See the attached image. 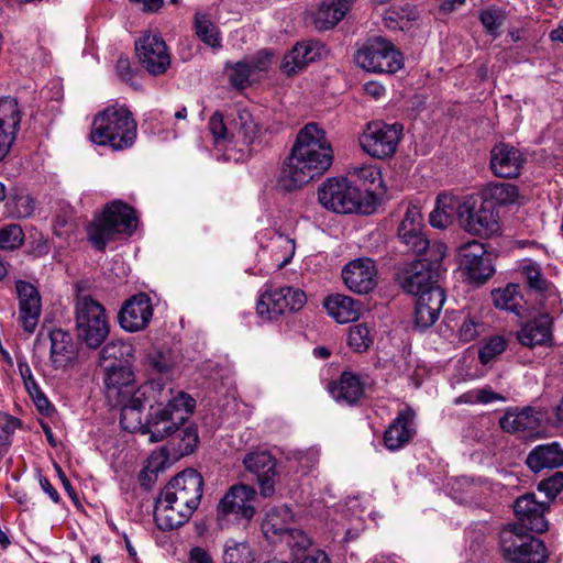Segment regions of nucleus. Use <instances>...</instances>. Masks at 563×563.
<instances>
[{
    "label": "nucleus",
    "instance_id": "f257e3e1",
    "mask_svg": "<svg viewBox=\"0 0 563 563\" xmlns=\"http://www.w3.org/2000/svg\"><path fill=\"white\" fill-rule=\"evenodd\" d=\"M333 153L325 132L316 123H308L297 134L289 156L284 162L277 187L284 192L302 188L322 175L332 164Z\"/></svg>",
    "mask_w": 563,
    "mask_h": 563
},
{
    "label": "nucleus",
    "instance_id": "f03ea898",
    "mask_svg": "<svg viewBox=\"0 0 563 563\" xmlns=\"http://www.w3.org/2000/svg\"><path fill=\"white\" fill-rule=\"evenodd\" d=\"M203 477L194 468H186L174 476L155 500L154 521L162 531L185 525L200 505Z\"/></svg>",
    "mask_w": 563,
    "mask_h": 563
},
{
    "label": "nucleus",
    "instance_id": "7ed1b4c3",
    "mask_svg": "<svg viewBox=\"0 0 563 563\" xmlns=\"http://www.w3.org/2000/svg\"><path fill=\"white\" fill-rule=\"evenodd\" d=\"M92 143L120 151L129 148L136 139V122L125 106H109L92 121Z\"/></svg>",
    "mask_w": 563,
    "mask_h": 563
},
{
    "label": "nucleus",
    "instance_id": "20e7f679",
    "mask_svg": "<svg viewBox=\"0 0 563 563\" xmlns=\"http://www.w3.org/2000/svg\"><path fill=\"white\" fill-rule=\"evenodd\" d=\"M137 225L135 211L121 200L106 205L103 212L96 216L87 227V238L97 251H104L117 234H132Z\"/></svg>",
    "mask_w": 563,
    "mask_h": 563
},
{
    "label": "nucleus",
    "instance_id": "39448f33",
    "mask_svg": "<svg viewBox=\"0 0 563 563\" xmlns=\"http://www.w3.org/2000/svg\"><path fill=\"white\" fill-rule=\"evenodd\" d=\"M196 400L185 391H177L164 407L150 405V412L144 422L143 434L150 435L152 443L161 442L172 437L178 426L184 424L188 415L192 413Z\"/></svg>",
    "mask_w": 563,
    "mask_h": 563
},
{
    "label": "nucleus",
    "instance_id": "423d86ee",
    "mask_svg": "<svg viewBox=\"0 0 563 563\" xmlns=\"http://www.w3.org/2000/svg\"><path fill=\"white\" fill-rule=\"evenodd\" d=\"M318 200L336 213H363L374 211V196L363 192L345 177L328 178L318 189Z\"/></svg>",
    "mask_w": 563,
    "mask_h": 563
},
{
    "label": "nucleus",
    "instance_id": "0eeeda50",
    "mask_svg": "<svg viewBox=\"0 0 563 563\" xmlns=\"http://www.w3.org/2000/svg\"><path fill=\"white\" fill-rule=\"evenodd\" d=\"M74 313L77 339L88 349H99L110 333L104 307L90 295L77 294Z\"/></svg>",
    "mask_w": 563,
    "mask_h": 563
},
{
    "label": "nucleus",
    "instance_id": "6e6552de",
    "mask_svg": "<svg viewBox=\"0 0 563 563\" xmlns=\"http://www.w3.org/2000/svg\"><path fill=\"white\" fill-rule=\"evenodd\" d=\"M446 246L441 242H433L429 255L419 256L398 274L401 288L411 295H418L422 290L435 285L440 277L442 261Z\"/></svg>",
    "mask_w": 563,
    "mask_h": 563
},
{
    "label": "nucleus",
    "instance_id": "1a4fd4ad",
    "mask_svg": "<svg viewBox=\"0 0 563 563\" xmlns=\"http://www.w3.org/2000/svg\"><path fill=\"white\" fill-rule=\"evenodd\" d=\"M500 548L504 558L511 563H545L549 553L540 539L508 525L500 531Z\"/></svg>",
    "mask_w": 563,
    "mask_h": 563
},
{
    "label": "nucleus",
    "instance_id": "9d476101",
    "mask_svg": "<svg viewBox=\"0 0 563 563\" xmlns=\"http://www.w3.org/2000/svg\"><path fill=\"white\" fill-rule=\"evenodd\" d=\"M354 58L360 67L373 73L395 74L404 65L401 53L380 36L368 40Z\"/></svg>",
    "mask_w": 563,
    "mask_h": 563
},
{
    "label": "nucleus",
    "instance_id": "9b49d317",
    "mask_svg": "<svg viewBox=\"0 0 563 563\" xmlns=\"http://www.w3.org/2000/svg\"><path fill=\"white\" fill-rule=\"evenodd\" d=\"M498 212L492 201L467 199L457 207L460 225L470 234L490 238L500 230Z\"/></svg>",
    "mask_w": 563,
    "mask_h": 563
},
{
    "label": "nucleus",
    "instance_id": "f8f14e48",
    "mask_svg": "<svg viewBox=\"0 0 563 563\" xmlns=\"http://www.w3.org/2000/svg\"><path fill=\"white\" fill-rule=\"evenodd\" d=\"M402 137V125L383 121L369 122L360 137L364 152L374 158L385 159L394 156Z\"/></svg>",
    "mask_w": 563,
    "mask_h": 563
},
{
    "label": "nucleus",
    "instance_id": "ddd939ff",
    "mask_svg": "<svg viewBox=\"0 0 563 563\" xmlns=\"http://www.w3.org/2000/svg\"><path fill=\"white\" fill-rule=\"evenodd\" d=\"M255 495L256 492L252 486L238 484L230 487L217 507L219 528L225 529L231 521V517L234 521H250L255 514L252 506Z\"/></svg>",
    "mask_w": 563,
    "mask_h": 563
},
{
    "label": "nucleus",
    "instance_id": "4468645a",
    "mask_svg": "<svg viewBox=\"0 0 563 563\" xmlns=\"http://www.w3.org/2000/svg\"><path fill=\"white\" fill-rule=\"evenodd\" d=\"M307 301L306 294L298 288H268L260 297L256 311L266 320H273L287 311L300 310Z\"/></svg>",
    "mask_w": 563,
    "mask_h": 563
},
{
    "label": "nucleus",
    "instance_id": "2eb2a0df",
    "mask_svg": "<svg viewBox=\"0 0 563 563\" xmlns=\"http://www.w3.org/2000/svg\"><path fill=\"white\" fill-rule=\"evenodd\" d=\"M397 238L404 252L417 256L429 255L433 243H430L424 233L423 217L420 209L413 205L408 206L397 229Z\"/></svg>",
    "mask_w": 563,
    "mask_h": 563
},
{
    "label": "nucleus",
    "instance_id": "dca6fc26",
    "mask_svg": "<svg viewBox=\"0 0 563 563\" xmlns=\"http://www.w3.org/2000/svg\"><path fill=\"white\" fill-rule=\"evenodd\" d=\"M135 53L142 67L152 76L165 74L172 63L166 42L159 33H144L135 41Z\"/></svg>",
    "mask_w": 563,
    "mask_h": 563
},
{
    "label": "nucleus",
    "instance_id": "f3484780",
    "mask_svg": "<svg viewBox=\"0 0 563 563\" xmlns=\"http://www.w3.org/2000/svg\"><path fill=\"white\" fill-rule=\"evenodd\" d=\"M460 265L475 284H484L495 273L493 255L478 241L463 244L459 251Z\"/></svg>",
    "mask_w": 563,
    "mask_h": 563
},
{
    "label": "nucleus",
    "instance_id": "a211bd4d",
    "mask_svg": "<svg viewBox=\"0 0 563 563\" xmlns=\"http://www.w3.org/2000/svg\"><path fill=\"white\" fill-rule=\"evenodd\" d=\"M153 311L150 296L139 292L123 302L118 313V322L126 332L143 331L148 327Z\"/></svg>",
    "mask_w": 563,
    "mask_h": 563
},
{
    "label": "nucleus",
    "instance_id": "6ab92c4d",
    "mask_svg": "<svg viewBox=\"0 0 563 563\" xmlns=\"http://www.w3.org/2000/svg\"><path fill=\"white\" fill-rule=\"evenodd\" d=\"M549 510V501H538L534 494H526L516 499L514 511L521 530L542 533L548 530L545 512Z\"/></svg>",
    "mask_w": 563,
    "mask_h": 563
},
{
    "label": "nucleus",
    "instance_id": "aec40b11",
    "mask_svg": "<svg viewBox=\"0 0 563 563\" xmlns=\"http://www.w3.org/2000/svg\"><path fill=\"white\" fill-rule=\"evenodd\" d=\"M243 464L246 471L256 476L261 495L263 497L273 496L278 475L276 459L267 451H256L246 454Z\"/></svg>",
    "mask_w": 563,
    "mask_h": 563
},
{
    "label": "nucleus",
    "instance_id": "412c9836",
    "mask_svg": "<svg viewBox=\"0 0 563 563\" xmlns=\"http://www.w3.org/2000/svg\"><path fill=\"white\" fill-rule=\"evenodd\" d=\"M376 276L375 262L368 257L353 260L342 269V278L346 287L360 295H366L376 287Z\"/></svg>",
    "mask_w": 563,
    "mask_h": 563
},
{
    "label": "nucleus",
    "instance_id": "4be33fe9",
    "mask_svg": "<svg viewBox=\"0 0 563 563\" xmlns=\"http://www.w3.org/2000/svg\"><path fill=\"white\" fill-rule=\"evenodd\" d=\"M15 290L19 299V320L27 333H33L37 327L42 303L38 290L25 280H16Z\"/></svg>",
    "mask_w": 563,
    "mask_h": 563
},
{
    "label": "nucleus",
    "instance_id": "5701e85b",
    "mask_svg": "<svg viewBox=\"0 0 563 563\" xmlns=\"http://www.w3.org/2000/svg\"><path fill=\"white\" fill-rule=\"evenodd\" d=\"M416 412L407 407L400 410L384 432V445L389 451H397L409 443L417 431L415 428Z\"/></svg>",
    "mask_w": 563,
    "mask_h": 563
},
{
    "label": "nucleus",
    "instance_id": "b1692460",
    "mask_svg": "<svg viewBox=\"0 0 563 563\" xmlns=\"http://www.w3.org/2000/svg\"><path fill=\"white\" fill-rule=\"evenodd\" d=\"M21 122V111L14 98L0 99V162L8 155Z\"/></svg>",
    "mask_w": 563,
    "mask_h": 563
},
{
    "label": "nucleus",
    "instance_id": "393cba45",
    "mask_svg": "<svg viewBox=\"0 0 563 563\" xmlns=\"http://www.w3.org/2000/svg\"><path fill=\"white\" fill-rule=\"evenodd\" d=\"M523 163L525 158L520 151L509 144L499 143L490 151V169L497 177H517Z\"/></svg>",
    "mask_w": 563,
    "mask_h": 563
},
{
    "label": "nucleus",
    "instance_id": "a878e982",
    "mask_svg": "<svg viewBox=\"0 0 563 563\" xmlns=\"http://www.w3.org/2000/svg\"><path fill=\"white\" fill-rule=\"evenodd\" d=\"M104 387L110 401L134 394V374L131 363L119 365H104Z\"/></svg>",
    "mask_w": 563,
    "mask_h": 563
},
{
    "label": "nucleus",
    "instance_id": "bb28decb",
    "mask_svg": "<svg viewBox=\"0 0 563 563\" xmlns=\"http://www.w3.org/2000/svg\"><path fill=\"white\" fill-rule=\"evenodd\" d=\"M232 142L241 143L249 150L258 137L261 126L255 117L246 108H235L228 114Z\"/></svg>",
    "mask_w": 563,
    "mask_h": 563
},
{
    "label": "nucleus",
    "instance_id": "cd10ccee",
    "mask_svg": "<svg viewBox=\"0 0 563 563\" xmlns=\"http://www.w3.org/2000/svg\"><path fill=\"white\" fill-rule=\"evenodd\" d=\"M322 51L323 46L319 42H299L284 56L280 68L287 76H294L306 68L309 63L318 59Z\"/></svg>",
    "mask_w": 563,
    "mask_h": 563
},
{
    "label": "nucleus",
    "instance_id": "c85d7f7f",
    "mask_svg": "<svg viewBox=\"0 0 563 563\" xmlns=\"http://www.w3.org/2000/svg\"><path fill=\"white\" fill-rule=\"evenodd\" d=\"M500 428L511 434L532 432L541 424L540 413L532 407L508 409L499 420Z\"/></svg>",
    "mask_w": 563,
    "mask_h": 563
},
{
    "label": "nucleus",
    "instance_id": "c756f323",
    "mask_svg": "<svg viewBox=\"0 0 563 563\" xmlns=\"http://www.w3.org/2000/svg\"><path fill=\"white\" fill-rule=\"evenodd\" d=\"M329 391L336 401L353 406L364 396V384L358 375L344 371L338 382L330 384Z\"/></svg>",
    "mask_w": 563,
    "mask_h": 563
},
{
    "label": "nucleus",
    "instance_id": "7c9ffc66",
    "mask_svg": "<svg viewBox=\"0 0 563 563\" xmlns=\"http://www.w3.org/2000/svg\"><path fill=\"white\" fill-rule=\"evenodd\" d=\"M528 467L538 473L544 468L563 466V448L558 442L537 445L526 459Z\"/></svg>",
    "mask_w": 563,
    "mask_h": 563
},
{
    "label": "nucleus",
    "instance_id": "2f4dec72",
    "mask_svg": "<svg viewBox=\"0 0 563 563\" xmlns=\"http://www.w3.org/2000/svg\"><path fill=\"white\" fill-rule=\"evenodd\" d=\"M51 341L49 361L55 369L65 367L75 356L73 336L69 332L56 328L49 331Z\"/></svg>",
    "mask_w": 563,
    "mask_h": 563
},
{
    "label": "nucleus",
    "instance_id": "473e14b6",
    "mask_svg": "<svg viewBox=\"0 0 563 563\" xmlns=\"http://www.w3.org/2000/svg\"><path fill=\"white\" fill-rule=\"evenodd\" d=\"M551 323L549 314H541L523 324L518 331L517 338L522 345L528 347L545 345L552 339Z\"/></svg>",
    "mask_w": 563,
    "mask_h": 563
},
{
    "label": "nucleus",
    "instance_id": "72a5a7b5",
    "mask_svg": "<svg viewBox=\"0 0 563 563\" xmlns=\"http://www.w3.org/2000/svg\"><path fill=\"white\" fill-rule=\"evenodd\" d=\"M324 308L338 323H349L358 319L362 303L345 295H331L324 300Z\"/></svg>",
    "mask_w": 563,
    "mask_h": 563
},
{
    "label": "nucleus",
    "instance_id": "f704fd0d",
    "mask_svg": "<svg viewBox=\"0 0 563 563\" xmlns=\"http://www.w3.org/2000/svg\"><path fill=\"white\" fill-rule=\"evenodd\" d=\"M355 0H324L314 14V25L318 30L333 29L350 11Z\"/></svg>",
    "mask_w": 563,
    "mask_h": 563
},
{
    "label": "nucleus",
    "instance_id": "c9c22d12",
    "mask_svg": "<svg viewBox=\"0 0 563 563\" xmlns=\"http://www.w3.org/2000/svg\"><path fill=\"white\" fill-rule=\"evenodd\" d=\"M136 394H130V396L113 400L115 406L121 407L120 424L121 427L130 432L139 430L143 434L144 423L142 422V409L145 402L140 399L136 402Z\"/></svg>",
    "mask_w": 563,
    "mask_h": 563
},
{
    "label": "nucleus",
    "instance_id": "e433bc0d",
    "mask_svg": "<svg viewBox=\"0 0 563 563\" xmlns=\"http://www.w3.org/2000/svg\"><path fill=\"white\" fill-rule=\"evenodd\" d=\"M522 275L528 288L534 291L539 297V305L543 307V300L556 298L558 290L542 274L539 265L534 263L522 266Z\"/></svg>",
    "mask_w": 563,
    "mask_h": 563
},
{
    "label": "nucleus",
    "instance_id": "4c0bfd02",
    "mask_svg": "<svg viewBox=\"0 0 563 563\" xmlns=\"http://www.w3.org/2000/svg\"><path fill=\"white\" fill-rule=\"evenodd\" d=\"M492 299L497 309L512 312L518 317H522L526 311V300L518 284L510 283L505 288L493 290Z\"/></svg>",
    "mask_w": 563,
    "mask_h": 563
},
{
    "label": "nucleus",
    "instance_id": "58836bf2",
    "mask_svg": "<svg viewBox=\"0 0 563 563\" xmlns=\"http://www.w3.org/2000/svg\"><path fill=\"white\" fill-rule=\"evenodd\" d=\"M4 203V212L7 217L21 220L30 218L35 210V201L33 197L23 189L15 188L7 194Z\"/></svg>",
    "mask_w": 563,
    "mask_h": 563
},
{
    "label": "nucleus",
    "instance_id": "ea45409f",
    "mask_svg": "<svg viewBox=\"0 0 563 563\" xmlns=\"http://www.w3.org/2000/svg\"><path fill=\"white\" fill-rule=\"evenodd\" d=\"M136 402L142 399L145 405L152 402L156 404L157 407H162L164 402L168 404V400L176 396L172 388H166V384L163 378H151L143 385L136 388Z\"/></svg>",
    "mask_w": 563,
    "mask_h": 563
},
{
    "label": "nucleus",
    "instance_id": "a19ab883",
    "mask_svg": "<svg viewBox=\"0 0 563 563\" xmlns=\"http://www.w3.org/2000/svg\"><path fill=\"white\" fill-rule=\"evenodd\" d=\"M170 446L173 456L180 459L195 452L199 444L198 427L190 423L180 428L172 435Z\"/></svg>",
    "mask_w": 563,
    "mask_h": 563
},
{
    "label": "nucleus",
    "instance_id": "79ce46f5",
    "mask_svg": "<svg viewBox=\"0 0 563 563\" xmlns=\"http://www.w3.org/2000/svg\"><path fill=\"white\" fill-rule=\"evenodd\" d=\"M461 203L454 198L440 194L437 198L435 208L430 212L429 222L433 228L444 229L452 223L453 216L457 213Z\"/></svg>",
    "mask_w": 563,
    "mask_h": 563
},
{
    "label": "nucleus",
    "instance_id": "37998d69",
    "mask_svg": "<svg viewBox=\"0 0 563 563\" xmlns=\"http://www.w3.org/2000/svg\"><path fill=\"white\" fill-rule=\"evenodd\" d=\"M133 346L121 340L110 341L100 351L102 365H121L131 363L133 358Z\"/></svg>",
    "mask_w": 563,
    "mask_h": 563
},
{
    "label": "nucleus",
    "instance_id": "c03bdc74",
    "mask_svg": "<svg viewBox=\"0 0 563 563\" xmlns=\"http://www.w3.org/2000/svg\"><path fill=\"white\" fill-rule=\"evenodd\" d=\"M292 520L294 512L290 507H276L267 514V518L264 523L265 532H272L278 536L292 533V531H295V528L290 527Z\"/></svg>",
    "mask_w": 563,
    "mask_h": 563
},
{
    "label": "nucleus",
    "instance_id": "a18cd8bd",
    "mask_svg": "<svg viewBox=\"0 0 563 563\" xmlns=\"http://www.w3.org/2000/svg\"><path fill=\"white\" fill-rule=\"evenodd\" d=\"M485 201H492L493 206H508L516 203L519 198L518 187L509 183L490 184L485 192Z\"/></svg>",
    "mask_w": 563,
    "mask_h": 563
},
{
    "label": "nucleus",
    "instance_id": "49530a36",
    "mask_svg": "<svg viewBox=\"0 0 563 563\" xmlns=\"http://www.w3.org/2000/svg\"><path fill=\"white\" fill-rule=\"evenodd\" d=\"M265 68L264 62L258 59L257 62H238L231 69L229 79L232 86L236 88H244L250 84V77L255 71H261Z\"/></svg>",
    "mask_w": 563,
    "mask_h": 563
},
{
    "label": "nucleus",
    "instance_id": "de8ad7c7",
    "mask_svg": "<svg viewBox=\"0 0 563 563\" xmlns=\"http://www.w3.org/2000/svg\"><path fill=\"white\" fill-rule=\"evenodd\" d=\"M195 29L197 36L211 47H219L221 38L217 25L205 13H196Z\"/></svg>",
    "mask_w": 563,
    "mask_h": 563
},
{
    "label": "nucleus",
    "instance_id": "09e8293b",
    "mask_svg": "<svg viewBox=\"0 0 563 563\" xmlns=\"http://www.w3.org/2000/svg\"><path fill=\"white\" fill-rule=\"evenodd\" d=\"M24 232L20 224L10 223L0 228V250L14 251L24 244Z\"/></svg>",
    "mask_w": 563,
    "mask_h": 563
},
{
    "label": "nucleus",
    "instance_id": "8fccbe9b",
    "mask_svg": "<svg viewBox=\"0 0 563 563\" xmlns=\"http://www.w3.org/2000/svg\"><path fill=\"white\" fill-rule=\"evenodd\" d=\"M254 558L246 542L229 540L224 545L223 563H252Z\"/></svg>",
    "mask_w": 563,
    "mask_h": 563
},
{
    "label": "nucleus",
    "instance_id": "3c124183",
    "mask_svg": "<svg viewBox=\"0 0 563 563\" xmlns=\"http://www.w3.org/2000/svg\"><path fill=\"white\" fill-rule=\"evenodd\" d=\"M208 128L217 144L232 142L230 125L224 121V115L216 111L209 119Z\"/></svg>",
    "mask_w": 563,
    "mask_h": 563
},
{
    "label": "nucleus",
    "instance_id": "603ef678",
    "mask_svg": "<svg viewBox=\"0 0 563 563\" xmlns=\"http://www.w3.org/2000/svg\"><path fill=\"white\" fill-rule=\"evenodd\" d=\"M372 343L369 329L366 324H356L349 330L347 344L355 352L366 351Z\"/></svg>",
    "mask_w": 563,
    "mask_h": 563
},
{
    "label": "nucleus",
    "instance_id": "864d4df0",
    "mask_svg": "<svg viewBox=\"0 0 563 563\" xmlns=\"http://www.w3.org/2000/svg\"><path fill=\"white\" fill-rule=\"evenodd\" d=\"M507 347V341L504 336L496 335L486 341L479 349L478 358L483 365H487L495 357L501 354Z\"/></svg>",
    "mask_w": 563,
    "mask_h": 563
},
{
    "label": "nucleus",
    "instance_id": "5fc2aeb1",
    "mask_svg": "<svg viewBox=\"0 0 563 563\" xmlns=\"http://www.w3.org/2000/svg\"><path fill=\"white\" fill-rule=\"evenodd\" d=\"M479 20L486 32L497 37L499 35V29L506 20V15L505 12L499 9L488 8L481 12Z\"/></svg>",
    "mask_w": 563,
    "mask_h": 563
},
{
    "label": "nucleus",
    "instance_id": "6e6d98bb",
    "mask_svg": "<svg viewBox=\"0 0 563 563\" xmlns=\"http://www.w3.org/2000/svg\"><path fill=\"white\" fill-rule=\"evenodd\" d=\"M417 296L418 303L430 307L431 311H435L438 313H440L445 301L443 289L435 285L422 290Z\"/></svg>",
    "mask_w": 563,
    "mask_h": 563
},
{
    "label": "nucleus",
    "instance_id": "4d7b16f0",
    "mask_svg": "<svg viewBox=\"0 0 563 563\" xmlns=\"http://www.w3.org/2000/svg\"><path fill=\"white\" fill-rule=\"evenodd\" d=\"M538 490L544 493L549 500H553L563 490V472H555L549 478L538 484Z\"/></svg>",
    "mask_w": 563,
    "mask_h": 563
},
{
    "label": "nucleus",
    "instance_id": "13d9d810",
    "mask_svg": "<svg viewBox=\"0 0 563 563\" xmlns=\"http://www.w3.org/2000/svg\"><path fill=\"white\" fill-rule=\"evenodd\" d=\"M439 318V313L431 311L430 307H426L416 302L415 307V325L420 330L430 328L435 323Z\"/></svg>",
    "mask_w": 563,
    "mask_h": 563
},
{
    "label": "nucleus",
    "instance_id": "bf43d9fd",
    "mask_svg": "<svg viewBox=\"0 0 563 563\" xmlns=\"http://www.w3.org/2000/svg\"><path fill=\"white\" fill-rule=\"evenodd\" d=\"M147 367L153 373L164 375L170 372L172 364L162 353H155L148 355Z\"/></svg>",
    "mask_w": 563,
    "mask_h": 563
},
{
    "label": "nucleus",
    "instance_id": "052dcab7",
    "mask_svg": "<svg viewBox=\"0 0 563 563\" xmlns=\"http://www.w3.org/2000/svg\"><path fill=\"white\" fill-rule=\"evenodd\" d=\"M115 68H117L118 75L120 76V78L123 81H125L130 85H133V82H132L133 71H132L130 59L128 57H123V56L119 57L117 60Z\"/></svg>",
    "mask_w": 563,
    "mask_h": 563
},
{
    "label": "nucleus",
    "instance_id": "680f3d73",
    "mask_svg": "<svg viewBox=\"0 0 563 563\" xmlns=\"http://www.w3.org/2000/svg\"><path fill=\"white\" fill-rule=\"evenodd\" d=\"M477 327L478 324L473 319H465L459 331L460 339L465 342L474 340L478 334Z\"/></svg>",
    "mask_w": 563,
    "mask_h": 563
},
{
    "label": "nucleus",
    "instance_id": "e2e57ef3",
    "mask_svg": "<svg viewBox=\"0 0 563 563\" xmlns=\"http://www.w3.org/2000/svg\"><path fill=\"white\" fill-rule=\"evenodd\" d=\"M190 563H213L211 555L202 548L195 547L189 552Z\"/></svg>",
    "mask_w": 563,
    "mask_h": 563
},
{
    "label": "nucleus",
    "instance_id": "0e129e2a",
    "mask_svg": "<svg viewBox=\"0 0 563 563\" xmlns=\"http://www.w3.org/2000/svg\"><path fill=\"white\" fill-rule=\"evenodd\" d=\"M477 395L481 404H489L493 401L506 400V398L503 395L495 393L490 387L478 389Z\"/></svg>",
    "mask_w": 563,
    "mask_h": 563
},
{
    "label": "nucleus",
    "instance_id": "69168bd1",
    "mask_svg": "<svg viewBox=\"0 0 563 563\" xmlns=\"http://www.w3.org/2000/svg\"><path fill=\"white\" fill-rule=\"evenodd\" d=\"M29 395L41 412H46L49 410L51 404L41 388H38L36 391L30 393Z\"/></svg>",
    "mask_w": 563,
    "mask_h": 563
},
{
    "label": "nucleus",
    "instance_id": "338daca9",
    "mask_svg": "<svg viewBox=\"0 0 563 563\" xmlns=\"http://www.w3.org/2000/svg\"><path fill=\"white\" fill-rule=\"evenodd\" d=\"M156 478L157 470H150L148 466L143 468L139 476L141 485L147 490L152 488V485L156 481Z\"/></svg>",
    "mask_w": 563,
    "mask_h": 563
},
{
    "label": "nucleus",
    "instance_id": "774afa93",
    "mask_svg": "<svg viewBox=\"0 0 563 563\" xmlns=\"http://www.w3.org/2000/svg\"><path fill=\"white\" fill-rule=\"evenodd\" d=\"M38 482H40V485H41V488L49 496V498L55 503H59L60 500V497H59V494L58 492L52 486L51 482L48 481V478H46L45 476L43 475H40L38 476Z\"/></svg>",
    "mask_w": 563,
    "mask_h": 563
}]
</instances>
